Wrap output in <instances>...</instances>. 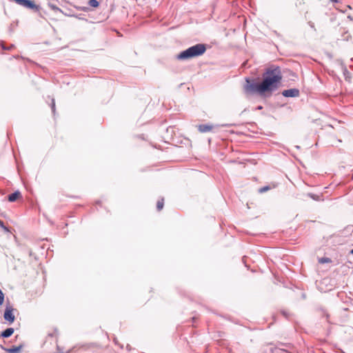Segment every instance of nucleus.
Listing matches in <instances>:
<instances>
[{
    "instance_id": "nucleus-1",
    "label": "nucleus",
    "mask_w": 353,
    "mask_h": 353,
    "mask_svg": "<svg viewBox=\"0 0 353 353\" xmlns=\"http://www.w3.org/2000/svg\"><path fill=\"white\" fill-rule=\"evenodd\" d=\"M282 75L279 67L268 68L263 74V80L260 83L259 89L262 94L265 93L271 94L279 87Z\"/></svg>"
},
{
    "instance_id": "nucleus-2",
    "label": "nucleus",
    "mask_w": 353,
    "mask_h": 353,
    "mask_svg": "<svg viewBox=\"0 0 353 353\" xmlns=\"http://www.w3.org/2000/svg\"><path fill=\"white\" fill-rule=\"evenodd\" d=\"M206 50L204 44L199 43L190 47L179 53L176 58L179 60H186L202 55Z\"/></svg>"
},
{
    "instance_id": "nucleus-3",
    "label": "nucleus",
    "mask_w": 353,
    "mask_h": 353,
    "mask_svg": "<svg viewBox=\"0 0 353 353\" xmlns=\"http://www.w3.org/2000/svg\"><path fill=\"white\" fill-rule=\"evenodd\" d=\"M206 50L204 44L199 43L190 47L179 53L176 58L179 60H186L202 55Z\"/></svg>"
},
{
    "instance_id": "nucleus-4",
    "label": "nucleus",
    "mask_w": 353,
    "mask_h": 353,
    "mask_svg": "<svg viewBox=\"0 0 353 353\" xmlns=\"http://www.w3.org/2000/svg\"><path fill=\"white\" fill-rule=\"evenodd\" d=\"M260 83H255L254 81L246 79V83L244 85L245 92L247 94L258 93L263 95L261 90L259 89Z\"/></svg>"
},
{
    "instance_id": "nucleus-5",
    "label": "nucleus",
    "mask_w": 353,
    "mask_h": 353,
    "mask_svg": "<svg viewBox=\"0 0 353 353\" xmlns=\"http://www.w3.org/2000/svg\"><path fill=\"white\" fill-rule=\"evenodd\" d=\"M6 321L12 323L14 321V315L13 314V309L11 307H6L3 314Z\"/></svg>"
},
{
    "instance_id": "nucleus-6",
    "label": "nucleus",
    "mask_w": 353,
    "mask_h": 353,
    "mask_svg": "<svg viewBox=\"0 0 353 353\" xmlns=\"http://www.w3.org/2000/svg\"><path fill=\"white\" fill-rule=\"evenodd\" d=\"M282 94L285 97H297L299 96V90L296 88L285 90Z\"/></svg>"
},
{
    "instance_id": "nucleus-7",
    "label": "nucleus",
    "mask_w": 353,
    "mask_h": 353,
    "mask_svg": "<svg viewBox=\"0 0 353 353\" xmlns=\"http://www.w3.org/2000/svg\"><path fill=\"white\" fill-rule=\"evenodd\" d=\"M213 126L208 124H202L198 126L199 131L202 133L210 132Z\"/></svg>"
},
{
    "instance_id": "nucleus-8",
    "label": "nucleus",
    "mask_w": 353,
    "mask_h": 353,
    "mask_svg": "<svg viewBox=\"0 0 353 353\" xmlns=\"http://www.w3.org/2000/svg\"><path fill=\"white\" fill-rule=\"evenodd\" d=\"M23 346V345L22 344H21L19 346H14L10 348L5 349V350L8 353H19L21 350L22 349Z\"/></svg>"
},
{
    "instance_id": "nucleus-9",
    "label": "nucleus",
    "mask_w": 353,
    "mask_h": 353,
    "mask_svg": "<svg viewBox=\"0 0 353 353\" xmlns=\"http://www.w3.org/2000/svg\"><path fill=\"white\" fill-rule=\"evenodd\" d=\"M21 195L19 191H16L8 196V201L10 202L15 201Z\"/></svg>"
},
{
    "instance_id": "nucleus-10",
    "label": "nucleus",
    "mask_w": 353,
    "mask_h": 353,
    "mask_svg": "<svg viewBox=\"0 0 353 353\" xmlns=\"http://www.w3.org/2000/svg\"><path fill=\"white\" fill-rule=\"evenodd\" d=\"M14 332V329L12 327L7 328L1 333V336L3 338H8Z\"/></svg>"
},
{
    "instance_id": "nucleus-11",
    "label": "nucleus",
    "mask_w": 353,
    "mask_h": 353,
    "mask_svg": "<svg viewBox=\"0 0 353 353\" xmlns=\"http://www.w3.org/2000/svg\"><path fill=\"white\" fill-rule=\"evenodd\" d=\"M163 199L159 200L157 203V208L159 211L163 209Z\"/></svg>"
},
{
    "instance_id": "nucleus-12",
    "label": "nucleus",
    "mask_w": 353,
    "mask_h": 353,
    "mask_svg": "<svg viewBox=\"0 0 353 353\" xmlns=\"http://www.w3.org/2000/svg\"><path fill=\"white\" fill-rule=\"evenodd\" d=\"M88 4L93 8H97L99 6V2L97 0H90Z\"/></svg>"
},
{
    "instance_id": "nucleus-13",
    "label": "nucleus",
    "mask_w": 353,
    "mask_h": 353,
    "mask_svg": "<svg viewBox=\"0 0 353 353\" xmlns=\"http://www.w3.org/2000/svg\"><path fill=\"white\" fill-rule=\"evenodd\" d=\"M319 262L320 263H330L331 259L327 257H322L319 259Z\"/></svg>"
},
{
    "instance_id": "nucleus-14",
    "label": "nucleus",
    "mask_w": 353,
    "mask_h": 353,
    "mask_svg": "<svg viewBox=\"0 0 353 353\" xmlns=\"http://www.w3.org/2000/svg\"><path fill=\"white\" fill-rule=\"evenodd\" d=\"M269 190H270V187L269 186H264V187H263V188L259 189V192L263 193V192H266V191H268Z\"/></svg>"
},
{
    "instance_id": "nucleus-15",
    "label": "nucleus",
    "mask_w": 353,
    "mask_h": 353,
    "mask_svg": "<svg viewBox=\"0 0 353 353\" xmlns=\"http://www.w3.org/2000/svg\"><path fill=\"white\" fill-rule=\"evenodd\" d=\"M1 47H2L3 50H11V49H12L14 48V45H10V46L6 47L4 46V44L2 43L1 44Z\"/></svg>"
},
{
    "instance_id": "nucleus-16",
    "label": "nucleus",
    "mask_w": 353,
    "mask_h": 353,
    "mask_svg": "<svg viewBox=\"0 0 353 353\" xmlns=\"http://www.w3.org/2000/svg\"><path fill=\"white\" fill-rule=\"evenodd\" d=\"M3 299H4L3 294V292H1V290H0V305L3 303Z\"/></svg>"
},
{
    "instance_id": "nucleus-17",
    "label": "nucleus",
    "mask_w": 353,
    "mask_h": 353,
    "mask_svg": "<svg viewBox=\"0 0 353 353\" xmlns=\"http://www.w3.org/2000/svg\"><path fill=\"white\" fill-rule=\"evenodd\" d=\"M0 227L2 228L6 231H8V228L4 225V223L1 220H0Z\"/></svg>"
},
{
    "instance_id": "nucleus-18",
    "label": "nucleus",
    "mask_w": 353,
    "mask_h": 353,
    "mask_svg": "<svg viewBox=\"0 0 353 353\" xmlns=\"http://www.w3.org/2000/svg\"><path fill=\"white\" fill-rule=\"evenodd\" d=\"M51 108H52V112H54V111H55V102H54V99L52 100Z\"/></svg>"
},
{
    "instance_id": "nucleus-19",
    "label": "nucleus",
    "mask_w": 353,
    "mask_h": 353,
    "mask_svg": "<svg viewBox=\"0 0 353 353\" xmlns=\"http://www.w3.org/2000/svg\"><path fill=\"white\" fill-rule=\"evenodd\" d=\"M262 108H263V107H262V106H261V105H259V106H258L256 109V110H261Z\"/></svg>"
},
{
    "instance_id": "nucleus-20",
    "label": "nucleus",
    "mask_w": 353,
    "mask_h": 353,
    "mask_svg": "<svg viewBox=\"0 0 353 353\" xmlns=\"http://www.w3.org/2000/svg\"><path fill=\"white\" fill-rule=\"evenodd\" d=\"M310 197L312 198L313 199H316L314 195H312V194H310Z\"/></svg>"
},
{
    "instance_id": "nucleus-21",
    "label": "nucleus",
    "mask_w": 353,
    "mask_h": 353,
    "mask_svg": "<svg viewBox=\"0 0 353 353\" xmlns=\"http://www.w3.org/2000/svg\"><path fill=\"white\" fill-rule=\"evenodd\" d=\"M350 253H351L352 254H353V249H352V250H351Z\"/></svg>"
},
{
    "instance_id": "nucleus-22",
    "label": "nucleus",
    "mask_w": 353,
    "mask_h": 353,
    "mask_svg": "<svg viewBox=\"0 0 353 353\" xmlns=\"http://www.w3.org/2000/svg\"><path fill=\"white\" fill-rule=\"evenodd\" d=\"M333 2H337V0H331Z\"/></svg>"
}]
</instances>
